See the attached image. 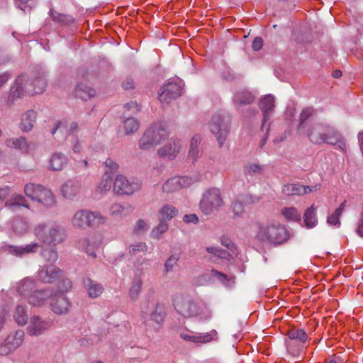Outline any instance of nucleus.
I'll return each mask as SVG.
<instances>
[{"label":"nucleus","mask_w":363,"mask_h":363,"mask_svg":"<svg viewBox=\"0 0 363 363\" xmlns=\"http://www.w3.org/2000/svg\"><path fill=\"white\" fill-rule=\"evenodd\" d=\"M40 255L45 262L51 263L50 264H54L58 259V253L53 248L43 249L40 252Z\"/></svg>","instance_id":"obj_48"},{"label":"nucleus","mask_w":363,"mask_h":363,"mask_svg":"<svg viewBox=\"0 0 363 363\" xmlns=\"http://www.w3.org/2000/svg\"><path fill=\"white\" fill-rule=\"evenodd\" d=\"M37 112L33 109L28 110L21 116V121L20 123V128L23 132L30 131L34 126L36 121Z\"/></svg>","instance_id":"obj_25"},{"label":"nucleus","mask_w":363,"mask_h":363,"mask_svg":"<svg viewBox=\"0 0 363 363\" xmlns=\"http://www.w3.org/2000/svg\"><path fill=\"white\" fill-rule=\"evenodd\" d=\"M166 310L163 304H152L148 311L143 312L144 323L147 326L158 330L166 317Z\"/></svg>","instance_id":"obj_10"},{"label":"nucleus","mask_w":363,"mask_h":363,"mask_svg":"<svg viewBox=\"0 0 363 363\" xmlns=\"http://www.w3.org/2000/svg\"><path fill=\"white\" fill-rule=\"evenodd\" d=\"M11 74L9 72L0 73V89L11 78Z\"/></svg>","instance_id":"obj_63"},{"label":"nucleus","mask_w":363,"mask_h":363,"mask_svg":"<svg viewBox=\"0 0 363 363\" xmlns=\"http://www.w3.org/2000/svg\"><path fill=\"white\" fill-rule=\"evenodd\" d=\"M101 245V239L99 236L91 235L84 237L77 241L76 246L78 249L85 252L88 255L96 257V251Z\"/></svg>","instance_id":"obj_16"},{"label":"nucleus","mask_w":363,"mask_h":363,"mask_svg":"<svg viewBox=\"0 0 363 363\" xmlns=\"http://www.w3.org/2000/svg\"><path fill=\"white\" fill-rule=\"evenodd\" d=\"M139 127V121L133 117L127 118L123 122V128L125 135L134 134L138 130Z\"/></svg>","instance_id":"obj_39"},{"label":"nucleus","mask_w":363,"mask_h":363,"mask_svg":"<svg viewBox=\"0 0 363 363\" xmlns=\"http://www.w3.org/2000/svg\"><path fill=\"white\" fill-rule=\"evenodd\" d=\"M13 316L15 321L19 325H25L28 320L27 307L22 304L17 305L13 311Z\"/></svg>","instance_id":"obj_34"},{"label":"nucleus","mask_w":363,"mask_h":363,"mask_svg":"<svg viewBox=\"0 0 363 363\" xmlns=\"http://www.w3.org/2000/svg\"><path fill=\"white\" fill-rule=\"evenodd\" d=\"M254 96L247 90H240L236 92L233 101L238 105H247L254 101Z\"/></svg>","instance_id":"obj_37"},{"label":"nucleus","mask_w":363,"mask_h":363,"mask_svg":"<svg viewBox=\"0 0 363 363\" xmlns=\"http://www.w3.org/2000/svg\"><path fill=\"white\" fill-rule=\"evenodd\" d=\"M182 147L183 142L180 139L172 138L158 149L157 154L160 157L172 160L176 158Z\"/></svg>","instance_id":"obj_14"},{"label":"nucleus","mask_w":363,"mask_h":363,"mask_svg":"<svg viewBox=\"0 0 363 363\" xmlns=\"http://www.w3.org/2000/svg\"><path fill=\"white\" fill-rule=\"evenodd\" d=\"M231 117L228 113H218L212 116L209 128L215 135L221 147L226 140L230 129Z\"/></svg>","instance_id":"obj_7"},{"label":"nucleus","mask_w":363,"mask_h":363,"mask_svg":"<svg viewBox=\"0 0 363 363\" xmlns=\"http://www.w3.org/2000/svg\"><path fill=\"white\" fill-rule=\"evenodd\" d=\"M46 85V77L43 74L35 77L30 81V89H29L30 94L43 93Z\"/></svg>","instance_id":"obj_31"},{"label":"nucleus","mask_w":363,"mask_h":363,"mask_svg":"<svg viewBox=\"0 0 363 363\" xmlns=\"http://www.w3.org/2000/svg\"><path fill=\"white\" fill-rule=\"evenodd\" d=\"M107 218L100 212L79 209L74 212L71 218L72 226L77 230H86L104 224Z\"/></svg>","instance_id":"obj_5"},{"label":"nucleus","mask_w":363,"mask_h":363,"mask_svg":"<svg viewBox=\"0 0 363 363\" xmlns=\"http://www.w3.org/2000/svg\"><path fill=\"white\" fill-rule=\"evenodd\" d=\"M75 94L82 100H87L96 94L94 89L85 84H79L75 88Z\"/></svg>","instance_id":"obj_36"},{"label":"nucleus","mask_w":363,"mask_h":363,"mask_svg":"<svg viewBox=\"0 0 363 363\" xmlns=\"http://www.w3.org/2000/svg\"><path fill=\"white\" fill-rule=\"evenodd\" d=\"M53 296L54 290L49 287L42 290H35L33 294L28 296V302L29 304L35 306H41Z\"/></svg>","instance_id":"obj_20"},{"label":"nucleus","mask_w":363,"mask_h":363,"mask_svg":"<svg viewBox=\"0 0 363 363\" xmlns=\"http://www.w3.org/2000/svg\"><path fill=\"white\" fill-rule=\"evenodd\" d=\"M113 184V179L108 175H105L96 187V193L104 195L110 191Z\"/></svg>","instance_id":"obj_47"},{"label":"nucleus","mask_w":363,"mask_h":363,"mask_svg":"<svg viewBox=\"0 0 363 363\" xmlns=\"http://www.w3.org/2000/svg\"><path fill=\"white\" fill-rule=\"evenodd\" d=\"M263 46V40L260 37H256L252 43V48L255 51L259 50Z\"/></svg>","instance_id":"obj_61"},{"label":"nucleus","mask_w":363,"mask_h":363,"mask_svg":"<svg viewBox=\"0 0 363 363\" xmlns=\"http://www.w3.org/2000/svg\"><path fill=\"white\" fill-rule=\"evenodd\" d=\"M223 205L220 191L217 188L206 190L202 195L199 208L205 215H211L214 211L218 210Z\"/></svg>","instance_id":"obj_9"},{"label":"nucleus","mask_w":363,"mask_h":363,"mask_svg":"<svg viewBox=\"0 0 363 363\" xmlns=\"http://www.w3.org/2000/svg\"><path fill=\"white\" fill-rule=\"evenodd\" d=\"M67 157L62 153H54L49 161L50 167L54 171H61L67 165Z\"/></svg>","instance_id":"obj_27"},{"label":"nucleus","mask_w":363,"mask_h":363,"mask_svg":"<svg viewBox=\"0 0 363 363\" xmlns=\"http://www.w3.org/2000/svg\"><path fill=\"white\" fill-rule=\"evenodd\" d=\"M34 235L37 239L45 245L55 246L66 238L65 230L57 225L39 223L34 228Z\"/></svg>","instance_id":"obj_4"},{"label":"nucleus","mask_w":363,"mask_h":363,"mask_svg":"<svg viewBox=\"0 0 363 363\" xmlns=\"http://www.w3.org/2000/svg\"><path fill=\"white\" fill-rule=\"evenodd\" d=\"M69 141H71L73 144L72 145V150L76 153H79L82 150V146L79 144L77 137L74 139L67 138Z\"/></svg>","instance_id":"obj_64"},{"label":"nucleus","mask_w":363,"mask_h":363,"mask_svg":"<svg viewBox=\"0 0 363 363\" xmlns=\"http://www.w3.org/2000/svg\"><path fill=\"white\" fill-rule=\"evenodd\" d=\"M24 331L22 330H16L14 333H11L8 335L5 342L9 345V347L14 350L18 348L23 341Z\"/></svg>","instance_id":"obj_30"},{"label":"nucleus","mask_w":363,"mask_h":363,"mask_svg":"<svg viewBox=\"0 0 363 363\" xmlns=\"http://www.w3.org/2000/svg\"><path fill=\"white\" fill-rule=\"evenodd\" d=\"M84 283L86 288L88 295L91 298L99 297L104 290L102 284H99L91 279H86Z\"/></svg>","instance_id":"obj_29"},{"label":"nucleus","mask_w":363,"mask_h":363,"mask_svg":"<svg viewBox=\"0 0 363 363\" xmlns=\"http://www.w3.org/2000/svg\"><path fill=\"white\" fill-rule=\"evenodd\" d=\"M72 287V281L68 279H62L58 285V289L60 290V293H63L64 291H68Z\"/></svg>","instance_id":"obj_60"},{"label":"nucleus","mask_w":363,"mask_h":363,"mask_svg":"<svg viewBox=\"0 0 363 363\" xmlns=\"http://www.w3.org/2000/svg\"><path fill=\"white\" fill-rule=\"evenodd\" d=\"M169 228L167 221L160 220V223L151 231V237L155 239L161 238L162 235Z\"/></svg>","instance_id":"obj_50"},{"label":"nucleus","mask_w":363,"mask_h":363,"mask_svg":"<svg viewBox=\"0 0 363 363\" xmlns=\"http://www.w3.org/2000/svg\"><path fill=\"white\" fill-rule=\"evenodd\" d=\"M81 183L76 179H69L61 187V193L67 199H72L80 191Z\"/></svg>","instance_id":"obj_24"},{"label":"nucleus","mask_w":363,"mask_h":363,"mask_svg":"<svg viewBox=\"0 0 363 363\" xmlns=\"http://www.w3.org/2000/svg\"><path fill=\"white\" fill-rule=\"evenodd\" d=\"M175 310L185 318H199L208 320L211 317V309L205 303L196 301L189 295L180 294L174 301Z\"/></svg>","instance_id":"obj_3"},{"label":"nucleus","mask_w":363,"mask_h":363,"mask_svg":"<svg viewBox=\"0 0 363 363\" xmlns=\"http://www.w3.org/2000/svg\"><path fill=\"white\" fill-rule=\"evenodd\" d=\"M206 251L211 254L213 256H216L221 259H228L230 254L225 250L216 247H208Z\"/></svg>","instance_id":"obj_54"},{"label":"nucleus","mask_w":363,"mask_h":363,"mask_svg":"<svg viewBox=\"0 0 363 363\" xmlns=\"http://www.w3.org/2000/svg\"><path fill=\"white\" fill-rule=\"evenodd\" d=\"M178 211L175 207L170 204H164L158 211L159 220L169 221Z\"/></svg>","instance_id":"obj_32"},{"label":"nucleus","mask_w":363,"mask_h":363,"mask_svg":"<svg viewBox=\"0 0 363 363\" xmlns=\"http://www.w3.org/2000/svg\"><path fill=\"white\" fill-rule=\"evenodd\" d=\"M143 280L140 277L135 276L129 290V296L132 300H136L141 291Z\"/></svg>","instance_id":"obj_43"},{"label":"nucleus","mask_w":363,"mask_h":363,"mask_svg":"<svg viewBox=\"0 0 363 363\" xmlns=\"http://www.w3.org/2000/svg\"><path fill=\"white\" fill-rule=\"evenodd\" d=\"M62 271L55 264H45L40 268L37 278L45 284H51L62 277Z\"/></svg>","instance_id":"obj_15"},{"label":"nucleus","mask_w":363,"mask_h":363,"mask_svg":"<svg viewBox=\"0 0 363 363\" xmlns=\"http://www.w3.org/2000/svg\"><path fill=\"white\" fill-rule=\"evenodd\" d=\"M168 131L162 124L153 123L144 131L138 141V147L143 150L152 149L168 138Z\"/></svg>","instance_id":"obj_6"},{"label":"nucleus","mask_w":363,"mask_h":363,"mask_svg":"<svg viewBox=\"0 0 363 363\" xmlns=\"http://www.w3.org/2000/svg\"><path fill=\"white\" fill-rule=\"evenodd\" d=\"M133 207L127 202L114 203L109 208L110 216L116 220H121L124 217L130 214Z\"/></svg>","instance_id":"obj_22"},{"label":"nucleus","mask_w":363,"mask_h":363,"mask_svg":"<svg viewBox=\"0 0 363 363\" xmlns=\"http://www.w3.org/2000/svg\"><path fill=\"white\" fill-rule=\"evenodd\" d=\"M303 221L308 228H311L316 225L318 220L313 205L306 210L303 216Z\"/></svg>","instance_id":"obj_40"},{"label":"nucleus","mask_w":363,"mask_h":363,"mask_svg":"<svg viewBox=\"0 0 363 363\" xmlns=\"http://www.w3.org/2000/svg\"><path fill=\"white\" fill-rule=\"evenodd\" d=\"M341 215L340 213H337L335 211L331 216L328 217L327 223L331 225H337L339 227L340 225V216Z\"/></svg>","instance_id":"obj_59"},{"label":"nucleus","mask_w":363,"mask_h":363,"mask_svg":"<svg viewBox=\"0 0 363 363\" xmlns=\"http://www.w3.org/2000/svg\"><path fill=\"white\" fill-rule=\"evenodd\" d=\"M194 182V179L187 176L174 177L164 183L162 190L164 193L171 194L189 186Z\"/></svg>","instance_id":"obj_12"},{"label":"nucleus","mask_w":363,"mask_h":363,"mask_svg":"<svg viewBox=\"0 0 363 363\" xmlns=\"http://www.w3.org/2000/svg\"><path fill=\"white\" fill-rule=\"evenodd\" d=\"M240 201H242L243 205L247 206L255 203L259 201V199L256 196H253L250 194H242L238 196Z\"/></svg>","instance_id":"obj_58"},{"label":"nucleus","mask_w":363,"mask_h":363,"mask_svg":"<svg viewBox=\"0 0 363 363\" xmlns=\"http://www.w3.org/2000/svg\"><path fill=\"white\" fill-rule=\"evenodd\" d=\"M6 143V145L9 147L18 149L23 152H27L28 149L27 141L23 137L7 140Z\"/></svg>","instance_id":"obj_44"},{"label":"nucleus","mask_w":363,"mask_h":363,"mask_svg":"<svg viewBox=\"0 0 363 363\" xmlns=\"http://www.w3.org/2000/svg\"><path fill=\"white\" fill-rule=\"evenodd\" d=\"M18 285L19 295L28 300V296L35 291V281L34 279L27 277L21 280Z\"/></svg>","instance_id":"obj_26"},{"label":"nucleus","mask_w":363,"mask_h":363,"mask_svg":"<svg viewBox=\"0 0 363 363\" xmlns=\"http://www.w3.org/2000/svg\"><path fill=\"white\" fill-rule=\"evenodd\" d=\"M50 328V323L41 318L38 315H33L30 318L26 328L27 333L31 336H38L43 334Z\"/></svg>","instance_id":"obj_17"},{"label":"nucleus","mask_w":363,"mask_h":363,"mask_svg":"<svg viewBox=\"0 0 363 363\" xmlns=\"http://www.w3.org/2000/svg\"><path fill=\"white\" fill-rule=\"evenodd\" d=\"M201 141L200 135H195L192 138L190 143V148L189 151V158L192 160L193 162L196 160L200 156V151L198 149V144Z\"/></svg>","instance_id":"obj_46"},{"label":"nucleus","mask_w":363,"mask_h":363,"mask_svg":"<svg viewBox=\"0 0 363 363\" xmlns=\"http://www.w3.org/2000/svg\"><path fill=\"white\" fill-rule=\"evenodd\" d=\"M282 215L288 220H300L301 215L294 207H285L281 210Z\"/></svg>","instance_id":"obj_51"},{"label":"nucleus","mask_w":363,"mask_h":363,"mask_svg":"<svg viewBox=\"0 0 363 363\" xmlns=\"http://www.w3.org/2000/svg\"><path fill=\"white\" fill-rule=\"evenodd\" d=\"M39 247V244L37 242H32L23 246H10L9 252L13 255L17 256H23L26 254L33 253L37 252Z\"/></svg>","instance_id":"obj_28"},{"label":"nucleus","mask_w":363,"mask_h":363,"mask_svg":"<svg viewBox=\"0 0 363 363\" xmlns=\"http://www.w3.org/2000/svg\"><path fill=\"white\" fill-rule=\"evenodd\" d=\"M179 257L180 256L179 254H174L167 259L164 264V270L166 273H168L173 269L174 267L179 261Z\"/></svg>","instance_id":"obj_57"},{"label":"nucleus","mask_w":363,"mask_h":363,"mask_svg":"<svg viewBox=\"0 0 363 363\" xmlns=\"http://www.w3.org/2000/svg\"><path fill=\"white\" fill-rule=\"evenodd\" d=\"M50 15L52 19L55 22L62 23H69L72 21V18L71 16H66L65 14L58 13L55 11L53 9L50 10Z\"/></svg>","instance_id":"obj_52"},{"label":"nucleus","mask_w":363,"mask_h":363,"mask_svg":"<svg viewBox=\"0 0 363 363\" xmlns=\"http://www.w3.org/2000/svg\"><path fill=\"white\" fill-rule=\"evenodd\" d=\"M147 245L144 242H135L129 245L128 253L131 256L135 255L138 252H146Z\"/></svg>","instance_id":"obj_53"},{"label":"nucleus","mask_w":363,"mask_h":363,"mask_svg":"<svg viewBox=\"0 0 363 363\" xmlns=\"http://www.w3.org/2000/svg\"><path fill=\"white\" fill-rule=\"evenodd\" d=\"M24 192L28 197L42 203L46 208H52L56 204V200L52 192L41 185L32 183L27 184L25 186Z\"/></svg>","instance_id":"obj_8"},{"label":"nucleus","mask_w":363,"mask_h":363,"mask_svg":"<svg viewBox=\"0 0 363 363\" xmlns=\"http://www.w3.org/2000/svg\"><path fill=\"white\" fill-rule=\"evenodd\" d=\"M287 335L291 340H298L301 343H305L308 340V335L303 329L294 327L288 330Z\"/></svg>","instance_id":"obj_42"},{"label":"nucleus","mask_w":363,"mask_h":363,"mask_svg":"<svg viewBox=\"0 0 363 363\" xmlns=\"http://www.w3.org/2000/svg\"><path fill=\"white\" fill-rule=\"evenodd\" d=\"M29 228V225L24 218H16L13 223L12 228L15 233L23 235L26 233Z\"/></svg>","instance_id":"obj_45"},{"label":"nucleus","mask_w":363,"mask_h":363,"mask_svg":"<svg viewBox=\"0 0 363 363\" xmlns=\"http://www.w3.org/2000/svg\"><path fill=\"white\" fill-rule=\"evenodd\" d=\"M13 350H14L11 349L9 347V345H8L6 342H4L0 345V355L6 356Z\"/></svg>","instance_id":"obj_62"},{"label":"nucleus","mask_w":363,"mask_h":363,"mask_svg":"<svg viewBox=\"0 0 363 363\" xmlns=\"http://www.w3.org/2000/svg\"><path fill=\"white\" fill-rule=\"evenodd\" d=\"M259 108L263 113L262 124L261 128H264L266 122L272 117L274 108V97L268 94L260 99Z\"/></svg>","instance_id":"obj_23"},{"label":"nucleus","mask_w":363,"mask_h":363,"mask_svg":"<svg viewBox=\"0 0 363 363\" xmlns=\"http://www.w3.org/2000/svg\"><path fill=\"white\" fill-rule=\"evenodd\" d=\"M315 110L311 107H307L302 110L299 116V123L298 124V130H301L305 127L306 121L313 116Z\"/></svg>","instance_id":"obj_49"},{"label":"nucleus","mask_w":363,"mask_h":363,"mask_svg":"<svg viewBox=\"0 0 363 363\" xmlns=\"http://www.w3.org/2000/svg\"><path fill=\"white\" fill-rule=\"evenodd\" d=\"M149 229V225L147 222L143 219H139L135 223L133 228V233L135 235H142Z\"/></svg>","instance_id":"obj_56"},{"label":"nucleus","mask_w":363,"mask_h":363,"mask_svg":"<svg viewBox=\"0 0 363 363\" xmlns=\"http://www.w3.org/2000/svg\"><path fill=\"white\" fill-rule=\"evenodd\" d=\"M211 276L216 277L225 287L232 288L235 284V277H228L225 274L216 269L211 270Z\"/></svg>","instance_id":"obj_38"},{"label":"nucleus","mask_w":363,"mask_h":363,"mask_svg":"<svg viewBox=\"0 0 363 363\" xmlns=\"http://www.w3.org/2000/svg\"><path fill=\"white\" fill-rule=\"evenodd\" d=\"M55 301L51 303L52 311L57 315L67 313L72 306V303L63 293L54 291Z\"/></svg>","instance_id":"obj_18"},{"label":"nucleus","mask_w":363,"mask_h":363,"mask_svg":"<svg viewBox=\"0 0 363 363\" xmlns=\"http://www.w3.org/2000/svg\"><path fill=\"white\" fill-rule=\"evenodd\" d=\"M311 142L316 145L327 143L337 146L342 151L346 149V143L342 135L333 126L325 123L313 124L307 130Z\"/></svg>","instance_id":"obj_1"},{"label":"nucleus","mask_w":363,"mask_h":363,"mask_svg":"<svg viewBox=\"0 0 363 363\" xmlns=\"http://www.w3.org/2000/svg\"><path fill=\"white\" fill-rule=\"evenodd\" d=\"M113 190L121 194H133L141 188V182L138 179H128L123 175H118L113 182Z\"/></svg>","instance_id":"obj_11"},{"label":"nucleus","mask_w":363,"mask_h":363,"mask_svg":"<svg viewBox=\"0 0 363 363\" xmlns=\"http://www.w3.org/2000/svg\"><path fill=\"white\" fill-rule=\"evenodd\" d=\"M281 191L286 196H301L306 194L303 185L299 184H287L282 186Z\"/></svg>","instance_id":"obj_35"},{"label":"nucleus","mask_w":363,"mask_h":363,"mask_svg":"<svg viewBox=\"0 0 363 363\" xmlns=\"http://www.w3.org/2000/svg\"><path fill=\"white\" fill-rule=\"evenodd\" d=\"M182 89L180 84L174 81H169L159 92V99L162 103H169L182 95Z\"/></svg>","instance_id":"obj_13"},{"label":"nucleus","mask_w":363,"mask_h":363,"mask_svg":"<svg viewBox=\"0 0 363 363\" xmlns=\"http://www.w3.org/2000/svg\"><path fill=\"white\" fill-rule=\"evenodd\" d=\"M255 239L263 245H279L289 238L286 226L277 222L257 223Z\"/></svg>","instance_id":"obj_2"},{"label":"nucleus","mask_w":363,"mask_h":363,"mask_svg":"<svg viewBox=\"0 0 363 363\" xmlns=\"http://www.w3.org/2000/svg\"><path fill=\"white\" fill-rule=\"evenodd\" d=\"M265 169L264 165L256 163H249L244 167L245 176L255 177L262 175Z\"/></svg>","instance_id":"obj_41"},{"label":"nucleus","mask_w":363,"mask_h":363,"mask_svg":"<svg viewBox=\"0 0 363 363\" xmlns=\"http://www.w3.org/2000/svg\"><path fill=\"white\" fill-rule=\"evenodd\" d=\"M4 206L12 211L18 206L29 208L25 197L20 194L12 195L11 197L5 202Z\"/></svg>","instance_id":"obj_33"},{"label":"nucleus","mask_w":363,"mask_h":363,"mask_svg":"<svg viewBox=\"0 0 363 363\" xmlns=\"http://www.w3.org/2000/svg\"><path fill=\"white\" fill-rule=\"evenodd\" d=\"M231 208H232V211L234 214V218H240L243 216V213L245 212V210H244L245 206L243 205L242 201H240L238 197L232 203Z\"/></svg>","instance_id":"obj_55"},{"label":"nucleus","mask_w":363,"mask_h":363,"mask_svg":"<svg viewBox=\"0 0 363 363\" xmlns=\"http://www.w3.org/2000/svg\"><path fill=\"white\" fill-rule=\"evenodd\" d=\"M30 81L26 74L18 77L15 81V85L11 88V93L13 96L21 98L23 95L30 94Z\"/></svg>","instance_id":"obj_19"},{"label":"nucleus","mask_w":363,"mask_h":363,"mask_svg":"<svg viewBox=\"0 0 363 363\" xmlns=\"http://www.w3.org/2000/svg\"><path fill=\"white\" fill-rule=\"evenodd\" d=\"M217 336V332L215 330H212L211 331L208 333H206L203 334L201 333H191V334H186V333H181L180 337L183 340L186 341L192 342L197 344H205L207 342H211L214 338H216Z\"/></svg>","instance_id":"obj_21"}]
</instances>
